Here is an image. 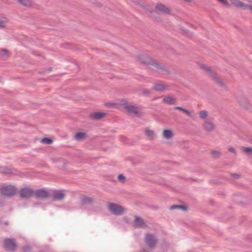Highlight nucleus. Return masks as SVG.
<instances>
[{"instance_id": "nucleus-1", "label": "nucleus", "mask_w": 252, "mask_h": 252, "mask_svg": "<svg viewBox=\"0 0 252 252\" xmlns=\"http://www.w3.org/2000/svg\"><path fill=\"white\" fill-rule=\"evenodd\" d=\"M138 60L141 63L147 64L149 69L154 72L162 75L170 73V71L167 67L156 61L148 62L147 59L143 56H139Z\"/></svg>"}, {"instance_id": "nucleus-2", "label": "nucleus", "mask_w": 252, "mask_h": 252, "mask_svg": "<svg viewBox=\"0 0 252 252\" xmlns=\"http://www.w3.org/2000/svg\"><path fill=\"white\" fill-rule=\"evenodd\" d=\"M198 64L200 68L205 71L208 76L216 83L221 87H225V83L220 79L216 72L212 69L210 66L203 63H198Z\"/></svg>"}, {"instance_id": "nucleus-3", "label": "nucleus", "mask_w": 252, "mask_h": 252, "mask_svg": "<svg viewBox=\"0 0 252 252\" xmlns=\"http://www.w3.org/2000/svg\"><path fill=\"white\" fill-rule=\"evenodd\" d=\"M120 105L128 115L138 117L142 114L140 106L129 104L126 99H120Z\"/></svg>"}, {"instance_id": "nucleus-4", "label": "nucleus", "mask_w": 252, "mask_h": 252, "mask_svg": "<svg viewBox=\"0 0 252 252\" xmlns=\"http://www.w3.org/2000/svg\"><path fill=\"white\" fill-rule=\"evenodd\" d=\"M144 242L149 249H153L156 246L158 240L154 234L147 233L145 235Z\"/></svg>"}, {"instance_id": "nucleus-5", "label": "nucleus", "mask_w": 252, "mask_h": 252, "mask_svg": "<svg viewBox=\"0 0 252 252\" xmlns=\"http://www.w3.org/2000/svg\"><path fill=\"white\" fill-rule=\"evenodd\" d=\"M235 101L240 108L245 110L249 109L251 107V103L248 98L242 95H237Z\"/></svg>"}, {"instance_id": "nucleus-6", "label": "nucleus", "mask_w": 252, "mask_h": 252, "mask_svg": "<svg viewBox=\"0 0 252 252\" xmlns=\"http://www.w3.org/2000/svg\"><path fill=\"white\" fill-rule=\"evenodd\" d=\"M17 191V189L12 185L3 186L0 189V193L5 196H12L15 195Z\"/></svg>"}, {"instance_id": "nucleus-7", "label": "nucleus", "mask_w": 252, "mask_h": 252, "mask_svg": "<svg viewBox=\"0 0 252 252\" xmlns=\"http://www.w3.org/2000/svg\"><path fill=\"white\" fill-rule=\"evenodd\" d=\"M3 247L8 251H13L16 249L17 244L14 238H6L3 242Z\"/></svg>"}, {"instance_id": "nucleus-8", "label": "nucleus", "mask_w": 252, "mask_h": 252, "mask_svg": "<svg viewBox=\"0 0 252 252\" xmlns=\"http://www.w3.org/2000/svg\"><path fill=\"white\" fill-rule=\"evenodd\" d=\"M108 208L110 212L116 215H122L125 210V209L122 206L113 203L108 205Z\"/></svg>"}, {"instance_id": "nucleus-9", "label": "nucleus", "mask_w": 252, "mask_h": 252, "mask_svg": "<svg viewBox=\"0 0 252 252\" xmlns=\"http://www.w3.org/2000/svg\"><path fill=\"white\" fill-rule=\"evenodd\" d=\"M204 130L207 132H211L215 130L216 125L215 123L209 120L204 121L202 125Z\"/></svg>"}, {"instance_id": "nucleus-10", "label": "nucleus", "mask_w": 252, "mask_h": 252, "mask_svg": "<svg viewBox=\"0 0 252 252\" xmlns=\"http://www.w3.org/2000/svg\"><path fill=\"white\" fill-rule=\"evenodd\" d=\"M34 191L30 188L25 187L22 188L20 192V196L23 198H30L34 195Z\"/></svg>"}, {"instance_id": "nucleus-11", "label": "nucleus", "mask_w": 252, "mask_h": 252, "mask_svg": "<svg viewBox=\"0 0 252 252\" xmlns=\"http://www.w3.org/2000/svg\"><path fill=\"white\" fill-rule=\"evenodd\" d=\"M34 195L38 199H45L49 197V192L45 189H37L34 191Z\"/></svg>"}, {"instance_id": "nucleus-12", "label": "nucleus", "mask_w": 252, "mask_h": 252, "mask_svg": "<svg viewBox=\"0 0 252 252\" xmlns=\"http://www.w3.org/2000/svg\"><path fill=\"white\" fill-rule=\"evenodd\" d=\"M157 11L167 15H171V11L169 8L161 3H157L155 5Z\"/></svg>"}, {"instance_id": "nucleus-13", "label": "nucleus", "mask_w": 252, "mask_h": 252, "mask_svg": "<svg viewBox=\"0 0 252 252\" xmlns=\"http://www.w3.org/2000/svg\"><path fill=\"white\" fill-rule=\"evenodd\" d=\"M169 88V86L162 82H157L153 84L152 89L157 92H164L167 90Z\"/></svg>"}, {"instance_id": "nucleus-14", "label": "nucleus", "mask_w": 252, "mask_h": 252, "mask_svg": "<svg viewBox=\"0 0 252 252\" xmlns=\"http://www.w3.org/2000/svg\"><path fill=\"white\" fill-rule=\"evenodd\" d=\"M133 226L135 228H147L148 225L142 218L136 216L133 221Z\"/></svg>"}, {"instance_id": "nucleus-15", "label": "nucleus", "mask_w": 252, "mask_h": 252, "mask_svg": "<svg viewBox=\"0 0 252 252\" xmlns=\"http://www.w3.org/2000/svg\"><path fill=\"white\" fill-rule=\"evenodd\" d=\"M144 135L146 138L149 140H155L157 138V134L156 132L148 127H147L144 130Z\"/></svg>"}, {"instance_id": "nucleus-16", "label": "nucleus", "mask_w": 252, "mask_h": 252, "mask_svg": "<svg viewBox=\"0 0 252 252\" xmlns=\"http://www.w3.org/2000/svg\"><path fill=\"white\" fill-rule=\"evenodd\" d=\"M162 136L166 140H171L174 136V133L171 129H164L162 132Z\"/></svg>"}, {"instance_id": "nucleus-17", "label": "nucleus", "mask_w": 252, "mask_h": 252, "mask_svg": "<svg viewBox=\"0 0 252 252\" xmlns=\"http://www.w3.org/2000/svg\"><path fill=\"white\" fill-rule=\"evenodd\" d=\"M81 204L82 205L92 204L94 203V199L89 196H82L80 198Z\"/></svg>"}, {"instance_id": "nucleus-18", "label": "nucleus", "mask_w": 252, "mask_h": 252, "mask_svg": "<svg viewBox=\"0 0 252 252\" xmlns=\"http://www.w3.org/2000/svg\"><path fill=\"white\" fill-rule=\"evenodd\" d=\"M106 116V113L104 112H98L91 114L90 117L94 120H99Z\"/></svg>"}, {"instance_id": "nucleus-19", "label": "nucleus", "mask_w": 252, "mask_h": 252, "mask_svg": "<svg viewBox=\"0 0 252 252\" xmlns=\"http://www.w3.org/2000/svg\"><path fill=\"white\" fill-rule=\"evenodd\" d=\"M162 102L165 104L173 105L175 103L176 99L171 95H167L164 96Z\"/></svg>"}, {"instance_id": "nucleus-20", "label": "nucleus", "mask_w": 252, "mask_h": 252, "mask_svg": "<svg viewBox=\"0 0 252 252\" xmlns=\"http://www.w3.org/2000/svg\"><path fill=\"white\" fill-rule=\"evenodd\" d=\"M230 3L232 5L237 8H241L244 7L245 9H246L248 7V5L245 4L243 2L240 1L239 0H229Z\"/></svg>"}, {"instance_id": "nucleus-21", "label": "nucleus", "mask_w": 252, "mask_h": 252, "mask_svg": "<svg viewBox=\"0 0 252 252\" xmlns=\"http://www.w3.org/2000/svg\"><path fill=\"white\" fill-rule=\"evenodd\" d=\"M65 197V194L62 190L58 191L53 196V200L54 201L62 200Z\"/></svg>"}, {"instance_id": "nucleus-22", "label": "nucleus", "mask_w": 252, "mask_h": 252, "mask_svg": "<svg viewBox=\"0 0 252 252\" xmlns=\"http://www.w3.org/2000/svg\"><path fill=\"white\" fill-rule=\"evenodd\" d=\"M17 1L20 4L27 8L33 6V2L32 0H17Z\"/></svg>"}, {"instance_id": "nucleus-23", "label": "nucleus", "mask_w": 252, "mask_h": 252, "mask_svg": "<svg viewBox=\"0 0 252 252\" xmlns=\"http://www.w3.org/2000/svg\"><path fill=\"white\" fill-rule=\"evenodd\" d=\"M198 115L200 119L204 122L207 120L209 117V112L207 110H203L199 111Z\"/></svg>"}, {"instance_id": "nucleus-24", "label": "nucleus", "mask_w": 252, "mask_h": 252, "mask_svg": "<svg viewBox=\"0 0 252 252\" xmlns=\"http://www.w3.org/2000/svg\"><path fill=\"white\" fill-rule=\"evenodd\" d=\"M87 134L85 132H77L74 136V139L77 141H81L86 137Z\"/></svg>"}, {"instance_id": "nucleus-25", "label": "nucleus", "mask_w": 252, "mask_h": 252, "mask_svg": "<svg viewBox=\"0 0 252 252\" xmlns=\"http://www.w3.org/2000/svg\"><path fill=\"white\" fill-rule=\"evenodd\" d=\"M9 52L6 49H0V56L1 58L6 59L9 57Z\"/></svg>"}, {"instance_id": "nucleus-26", "label": "nucleus", "mask_w": 252, "mask_h": 252, "mask_svg": "<svg viewBox=\"0 0 252 252\" xmlns=\"http://www.w3.org/2000/svg\"><path fill=\"white\" fill-rule=\"evenodd\" d=\"M210 154L212 157L215 158H219L221 155L220 151L215 150H211Z\"/></svg>"}, {"instance_id": "nucleus-27", "label": "nucleus", "mask_w": 252, "mask_h": 252, "mask_svg": "<svg viewBox=\"0 0 252 252\" xmlns=\"http://www.w3.org/2000/svg\"><path fill=\"white\" fill-rule=\"evenodd\" d=\"M180 30L181 33L184 35L189 36L192 34V32H190L188 30L186 29L183 27H180Z\"/></svg>"}, {"instance_id": "nucleus-28", "label": "nucleus", "mask_w": 252, "mask_h": 252, "mask_svg": "<svg viewBox=\"0 0 252 252\" xmlns=\"http://www.w3.org/2000/svg\"><path fill=\"white\" fill-rule=\"evenodd\" d=\"M105 105L107 107H113L118 108L122 107V106L120 105V100L118 103H107L105 104Z\"/></svg>"}, {"instance_id": "nucleus-29", "label": "nucleus", "mask_w": 252, "mask_h": 252, "mask_svg": "<svg viewBox=\"0 0 252 252\" xmlns=\"http://www.w3.org/2000/svg\"><path fill=\"white\" fill-rule=\"evenodd\" d=\"M174 108L175 109L183 111V112H184L185 114H186L188 116H189V117L191 116V113L188 110L182 107L176 106Z\"/></svg>"}, {"instance_id": "nucleus-30", "label": "nucleus", "mask_w": 252, "mask_h": 252, "mask_svg": "<svg viewBox=\"0 0 252 252\" xmlns=\"http://www.w3.org/2000/svg\"><path fill=\"white\" fill-rule=\"evenodd\" d=\"M176 209H179L187 211V207L185 206H182V205H172L170 207V210H174Z\"/></svg>"}, {"instance_id": "nucleus-31", "label": "nucleus", "mask_w": 252, "mask_h": 252, "mask_svg": "<svg viewBox=\"0 0 252 252\" xmlns=\"http://www.w3.org/2000/svg\"><path fill=\"white\" fill-rule=\"evenodd\" d=\"M242 151L248 155H252V148L251 147H242Z\"/></svg>"}, {"instance_id": "nucleus-32", "label": "nucleus", "mask_w": 252, "mask_h": 252, "mask_svg": "<svg viewBox=\"0 0 252 252\" xmlns=\"http://www.w3.org/2000/svg\"><path fill=\"white\" fill-rule=\"evenodd\" d=\"M218 1L223 6L226 7H230V4L227 0H218Z\"/></svg>"}, {"instance_id": "nucleus-33", "label": "nucleus", "mask_w": 252, "mask_h": 252, "mask_svg": "<svg viewBox=\"0 0 252 252\" xmlns=\"http://www.w3.org/2000/svg\"><path fill=\"white\" fill-rule=\"evenodd\" d=\"M41 142L45 144H50L52 143L53 140L49 138H44L42 139Z\"/></svg>"}, {"instance_id": "nucleus-34", "label": "nucleus", "mask_w": 252, "mask_h": 252, "mask_svg": "<svg viewBox=\"0 0 252 252\" xmlns=\"http://www.w3.org/2000/svg\"><path fill=\"white\" fill-rule=\"evenodd\" d=\"M118 178L119 181L122 183H125L126 181V177L124 176L123 174H120L118 176Z\"/></svg>"}, {"instance_id": "nucleus-35", "label": "nucleus", "mask_w": 252, "mask_h": 252, "mask_svg": "<svg viewBox=\"0 0 252 252\" xmlns=\"http://www.w3.org/2000/svg\"><path fill=\"white\" fill-rule=\"evenodd\" d=\"M142 94L145 95H148L151 94V91L149 89H143Z\"/></svg>"}, {"instance_id": "nucleus-36", "label": "nucleus", "mask_w": 252, "mask_h": 252, "mask_svg": "<svg viewBox=\"0 0 252 252\" xmlns=\"http://www.w3.org/2000/svg\"><path fill=\"white\" fill-rule=\"evenodd\" d=\"M22 249L24 252H29L31 250V248L30 246L26 245L24 246Z\"/></svg>"}, {"instance_id": "nucleus-37", "label": "nucleus", "mask_w": 252, "mask_h": 252, "mask_svg": "<svg viewBox=\"0 0 252 252\" xmlns=\"http://www.w3.org/2000/svg\"><path fill=\"white\" fill-rule=\"evenodd\" d=\"M228 151L230 152L233 153L234 155H236V152L235 149L232 147H230L228 149Z\"/></svg>"}, {"instance_id": "nucleus-38", "label": "nucleus", "mask_w": 252, "mask_h": 252, "mask_svg": "<svg viewBox=\"0 0 252 252\" xmlns=\"http://www.w3.org/2000/svg\"><path fill=\"white\" fill-rule=\"evenodd\" d=\"M230 175L234 178H240L241 177V175L240 174L236 173H231Z\"/></svg>"}, {"instance_id": "nucleus-39", "label": "nucleus", "mask_w": 252, "mask_h": 252, "mask_svg": "<svg viewBox=\"0 0 252 252\" xmlns=\"http://www.w3.org/2000/svg\"><path fill=\"white\" fill-rule=\"evenodd\" d=\"M247 8H249L251 13H252V5H248V7H247Z\"/></svg>"}, {"instance_id": "nucleus-40", "label": "nucleus", "mask_w": 252, "mask_h": 252, "mask_svg": "<svg viewBox=\"0 0 252 252\" xmlns=\"http://www.w3.org/2000/svg\"><path fill=\"white\" fill-rule=\"evenodd\" d=\"M4 27V24L2 22H0V27L3 28Z\"/></svg>"}, {"instance_id": "nucleus-41", "label": "nucleus", "mask_w": 252, "mask_h": 252, "mask_svg": "<svg viewBox=\"0 0 252 252\" xmlns=\"http://www.w3.org/2000/svg\"><path fill=\"white\" fill-rule=\"evenodd\" d=\"M191 27L192 28H193V29H195L196 28L195 27L194 25H191Z\"/></svg>"}, {"instance_id": "nucleus-42", "label": "nucleus", "mask_w": 252, "mask_h": 252, "mask_svg": "<svg viewBox=\"0 0 252 252\" xmlns=\"http://www.w3.org/2000/svg\"><path fill=\"white\" fill-rule=\"evenodd\" d=\"M185 1H188V2H190L191 0H184Z\"/></svg>"}, {"instance_id": "nucleus-43", "label": "nucleus", "mask_w": 252, "mask_h": 252, "mask_svg": "<svg viewBox=\"0 0 252 252\" xmlns=\"http://www.w3.org/2000/svg\"><path fill=\"white\" fill-rule=\"evenodd\" d=\"M248 1L250 3H252V0H248Z\"/></svg>"}, {"instance_id": "nucleus-44", "label": "nucleus", "mask_w": 252, "mask_h": 252, "mask_svg": "<svg viewBox=\"0 0 252 252\" xmlns=\"http://www.w3.org/2000/svg\"><path fill=\"white\" fill-rule=\"evenodd\" d=\"M156 99H157V98L155 97V98H153V100H156Z\"/></svg>"}]
</instances>
